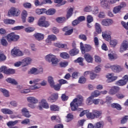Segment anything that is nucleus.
I'll return each instance as SVG.
<instances>
[{
  "instance_id": "obj_44",
  "label": "nucleus",
  "mask_w": 128,
  "mask_h": 128,
  "mask_svg": "<svg viewBox=\"0 0 128 128\" xmlns=\"http://www.w3.org/2000/svg\"><path fill=\"white\" fill-rule=\"evenodd\" d=\"M83 10L85 12H90L92 10V8L90 6H88L84 8Z\"/></svg>"
},
{
  "instance_id": "obj_46",
  "label": "nucleus",
  "mask_w": 128,
  "mask_h": 128,
  "mask_svg": "<svg viewBox=\"0 0 128 128\" xmlns=\"http://www.w3.org/2000/svg\"><path fill=\"white\" fill-rule=\"evenodd\" d=\"M102 126H104L102 122H98L94 124V128H102Z\"/></svg>"
},
{
  "instance_id": "obj_41",
  "label": "nucleus",
  "mask_w": 128,
  "mask_h": 128,
  "mask_svg": "<svg viewBox=\"0 0 128 128\" xmlns=\"http://www.w3.org/2000/svg\"><path fill=\"white\" fill-rule=\"evenodd\" d=\"M74 12V8H70L67 12L66 18H70L72 16V12Z\"/></svg>"
},
{
  "instance_id": "obj_43",
  "label": "nucleus",
  "mask_w": 128,
  "mask_h": 128,
  "mask_svg": "<svg viewBox=\"0 0 128 128\" xmlns=\"http://www.w3.org/2000/svg\"><path fill=\"white\" fill-rule=\"evenodd\" d=\"M6 81L7 82H9V84H16V80L12 78H8L6 79Z\"/></svg>"
},
{
  "instance_id": "obj_7",
  "label": "nucleus",
  "mask_w": 128,
  "mask_h": 128,
  "mask_svg": "<svg viewBox=\"0 0 128 128\" xmlns=\"http://www.w3.org/2000/svg\"><path fill=\"white\" fill-rule=\"evenodd\" d=\"M128 75H125L122 78V79L116 82V84L117 86H125V84H128Z\"/></svg>"
},
{
  "instance_id": "obj_11",
  "label": "nucleus",
  "mask_w": 128,
  "mask_h": 128,
  "mask_svg": "<svg viewBox=\"0 0 128 128\" xmlns=\"http://www.w3.org/2000/svg\"><path fill=\"white\" fill-rule=\"evenodd\" d=\"M111 69L114 72H120L124 70V68L120 65H113L111 66Z\"/></svg>"
},
{
  "instance_id": "obj_4",
  "label": "nucleus",
  "mask_w": 128,
  "mask_h": 128,
  "mask_svg": "<svg viewBox=\"0 0 128 128\" xmlns=\"http://www.w3.org/2000/svg\"><path fill=\"white\" fill-rule=\"evenodd\" d=\"M42 74H44V69H42V68H38L33 67L31 68L29 71H28V74H34V76Z\"/></svg>"
},
{
  "instance_id": "obj_50",
  "label": "nucleus",
  "mask_w": 128,
  "mask_h": 128,
  "mask_svg": "<svg viewBox=\"0 0 128 128\" xmlns=\"http://www.w3.org/2000/svg\"><path fill=\"white\" fill-rule=\"evenodd\" d=\"M66 118V122H70L72 120V118H74V116L72 114H69L67 115Z\"/></svg>"
},
{
  "instance_id": "obj_23",
  "label": "nucleus",
  "mask_w": 128,
  "mask_h": 128,
  "mask_svg": "<svg viewBox=\"0 0 128 128\" xmlns=\"http://www.w3.org/2000/svg\"><path fill=\"white\" fill-rule=\"evenodd\" d=\"M14 7L11 8L8 12V16H16V10Z\"/></svg>"
},
{
  "instance_id": "obj_58",
  "label": "nucleus",
  "mask_w": 128,
  "mask_h": 128,
  "mask_svg": "<svg viewBox=\"0 0 128 128\" xmlns=\"http://www.w3.org/2000/svg\"><path fill=\"white\" fill-rule=\"evenodd\" d=\"M24 52H22L20 49L16 50V56H24Z\"/></svg>"
},
{
  "instance_id": "obj_36",
  "label": "nucleus",
  "mask_w": 128,
  "mask_h": 128,
  "mask_svg": "<svg viewBox=\"0 0 128 128\" xmlns=\"http://www.w3.org/2000/svg\"><path fill=\"white\" fill-rule=\"evenodd\" d=\"M60 58H64V60H68L70 58V54L66 52H63L60 54Z\"/></svg>"
},
{
  "instance_id": "obj_2",
  "label": "nucleus",
  "mask_w": 128,
  "mask_h": 128,
  "mask_svg": "<svg viewBox=\"0 0 128 128\" xmlns=\"http://www.w3.org/2000/svg\"><path fill=\"white\" fill-rule=\"evenodd\" d=\"M102 114V111L93 110H92V112H90L89 110V112H87L86 116V118L89 120H94V118H100Z\"/></svg>"
},
{
  "instance_id": "obj_29",
  "label": "nucleus",
  "mask_w": 128,
  "mask_h": 128,
  "mask_svg": "<svg viewBox=\"0 0 128 128\" xmlns=\"http://www.w3.org/2000/svg\"><path fill=\"white\" fill-rule=\"evenodd\" d=\"M41 105L44 108H50L48 104V102H46V100L44 99L41 100Z\"/></svg>"
},
{
  "instance_id": "obj_47",
  "label": "nucleus",
  "mask_w": 128,
  "mask_h": 128,
  "mask_svg": "<svg viewBox=\"0 0 128 128\" xmlns=\"http://www.w3.org/2000/svg\"><path fill=\"white\" fill-rule=\"evenodd\" d=\"M88 24H90L94 22V17L92 15H88L86 18Z\"/></svg>"
},
{
  "instance_id": "obj_27",
  "label": "nucleus",
  "mask_w": 128,
  "mask_h": 128,
  "mask_svg": "<svg viewBox=\"0 0 128 128\" xmlns=\"http://www.w3.org/2000/svg\"><path fill=\"white\" fill-rule=\"evenodd\" d=\"M1 112L4 114H12L14 112L8 108H2Z\"/></svg>"
},
{
  "instance_id": "obj_55",
  "label": "nucleus",
  "mask_w": 128,
  "mask_h": 128,
  "mask_svg": "<svg viewBox=\"0 0 128 128\" xmlns=\"http://www.w3.org/2000/svg\"><path fill=\"white\" fill-rule=\"evenodd\" d=\"M21 124H30V120L28 118H26L22 121Z\"/></svg>"
},
{
  "instance_id": "obj_45",
  "label": "nucleus",
  "mask_w": 128,
  "mask_h": 128,
  "mask_svg": "<svg viewBox=\"0 0 128 128\" xmlns=\"http://www.w3.org/2000/svg\"><path fill=\"white\" fill-rule=\"evenodd\" d=\"M15 72H16V70L12 68L7 69L6 71L5 72V74H12Z\"/></svg>"
},
{
  "instance_id": "obj_1",
  "label": "nucleus",
  "mask_w": 128,
  "mask_h": 128,
  "mask_svg": "<svg viewBox=\"0 0 128 128\" xmlns=\"http://www.w3.org/2000/svg\"><path fill=\"white\" fill-rule=\"evenodd\" d=\"M110 32L105 30L102 32V36L104 40H106L107 42H110V46L112 48H116V44H118V40H112V36L109 34Z\"/></svg>"
},
{
  "instance_id": "obj_64",
  "label": "nucleus",
  "mask_w": 128,
  "mask_h": 128,
  "mask_svg": "<svg viewBox=\"0 0 128 128\" xmlns=\"http://www.w3.org/2000/svg\"><path fill=\"white\" fill-rule=\"evenodd\" d=\"M61 98L63 102H66L67 100H68V96L65 94H62L61 96Z\"/></svg>"
},
{
  "instance_id": "obj_19",
  "label": "nucleus",
  "mask_w": 128,
  "mask_h": 128,
  "mask_svg": "<svg viewBox=\"0 0 128 128\" xmlns=\"http://www.w3.org/2000/svg\"><path fill=\"white\" fill-rule=\"evenodd\" d=\"M90 50H92V46L90 44H85L82 52L83 54H84L86 52H90Z\"/></svg>"
},
{
  "instance_id": "obj_16",
  "label": "nucleus",
  "mask_w": 128,
  "mask_h": 128,
  "mask_svg": "<svg viewBox=\"0 0 128 128\" xmlns=\"http://www.w3.org/2000/svg\"><path fill=\"white\" fill-rule=\"evenodd\" d=\"M84 58L87 62L92 63V62H94V58H92V56L88 53L84 54Z\"/></svg>"
},
{
  "instance_id": "obj_60",
  "label": "nucleus",
  "mask_w": 128,
  "mask_h": 128,
  "mask_svg": "<svg viewBox=\"0 0 128 128\" xmlns=\"http://www.w3.org/2000/svg\"><path fill=\"white\" fill-rule=\"evenodd\" d=\"M34 28L32 27H28L25 28V32H34Z\"/></svg>"
},
{
  "instance_id": "obj_15",
  "label": "nucleus",
  "mask_w": 128,
  "mask_h": 128,
  "mask_svg": "<svg viewBox=\"0 0 128 128\" xmlns=\"http://www.w3.org/2000/svg\"><path fill=\"white\" fill-rule=\"evenodd\" d=\"M74 100H76V102L79 106H83L84 104V97L82 95H77L76 98Z\"/></svg>"
},
{
  "instance_id": "obj_49",
  "label": "nucleus",
  "mask_w": 128,
  "mask_h": 128,
  "mask_svg": "<svg viewBox=\"0 0 128 128\" xmlns=\"http://www.w3.org/2000/svg\"><path fill=\"white\" fill-rule=\"evenodd\" d=\"M61 85L60 84H58L56 85L54 84L51 88H53L55 90L58 91L60 90Z\"/></svg>"
},
{
  "instance_id": "obj_34",
  "label": "nucleus",
  "mask_w": 128,
  "mask_h": 128,
  "mask_svg": "<svg viewBox=\"0 0 128 128\" xmlns=\"http://www.w3.org/2000/svg\"><path fill=\"white\" fill-rule=\"evenodd\" d=\"M48 82L50 84L51 87L54 86V84H55L54 80V77L52 76H48Z\"/></svg>"
},
{
  "instance_id": "obj_62",
  "label": "nucleus",
  "mask_w": 128,
  "mask_h": 128,
  "mask_svg": "<svg viewBox=\"0 0 128 128\" xmlns=\"http://www.w3.org/2000/svg\"><path fill=\"white\" fill-rule=\"evenodd\" d=\"M86 78L82 76L79 78L78 82L79 84H84V82H86Z\"/></svg>"
},
{
  "instance_id": "obj_40",
  "label": "nucleus",
  "mask_w": 128,
  "mask_h": 128,
  "mask_svg": "<svg viewBox=\"0 0 128 128\" xmlns=\"http://www.w3.org/2000/svg\"><path fill=\"white\" fill-rule=\"evenodd\" d=\"M56 20L57 22L62 24V22H66V19L64 17H58L56 19Z\"/></svg>"
},
{
  "instance_id": "obj_53",
  "label": "nucleus",
  "mask_w": 128,
  "mask_h": 128,
  "mask_svg": "<svg viewBox=\"0 0 128 128\" xmlns=\"http://www.w3.org/2000/svg\"><path fill=\"white\" fill-rule=\"evenodd\" d=\"M40 80H40V78H36V79H34L33 80V82L34 84H36V86H40V84H38V82H40Z\"/></svg>"
},
{
  "instance_id": "obj_31",
  "label": "nucleus",
  "mask_w": 128,
  "mask_h": 128,
  "mask_svg": "<svg viewBox=\"0 0 128 128\" xmlns=\"http://www.w3.org/2000/svg\"><path fill=\"white\" fill-rule=\"evenodd\" d=\"M50 110L52 112H58L60 110V107L56 105H50Z\"/></svg>"
},
{
  "instance_id": "obj_24",
  "label": "nucleus",
  "mask_w": 128,
  "mask_h": 128,
  "mask_svg": "<svg viewBox=\"0 0 128 128\" xmlns=\"http://www.w3.org/2000/svg\"><path fill=\"white\" fill-rule=\"evenodd\" d=\"M54 46L56 48H68L66 44H62L60 42H54Z\"/></svg>"
},
{
  "instance_id": "obj_6",
  "label": "nucleus",
  "mask_w": 128,
  "mask_h": 128,
  "mask_svg": "<svg viewBox=\"0 0 128 128\" xmlns=\"http://www.w3.org/2000/svg\"><path fill=\"white\" fill-rule=\"evenodd\" d=\"M38 26H39L48 28V26H50V23L46 21V18L44 16H42L40 18L38 22Z\"/></svg>"
},
{
  "instance_id": "obj_22",
  "label": "nucleus",
  "mask_w": 128,
  "mask_h": 128,
  "mask_svg": "<svg viewBox=\"0 0 128 128\" xmlns=\"http://www.w3.org/2000/svg\"><path fill=\"white\" fill-rule=\"evenodd\" d=\"M56 40H58V38L54 34H50L48 36L46 42H54Z\"/></svg>"
},
{
  "instance_id": "obj_61",
  "label": "nucleus",
  "mask_w": 128,
  "mask_h": 128,
  "mask_svg": "<svg viewBox=\"0 0 128 128\" xmlns=\"http://www.w3.org/2000/svg\"><path fill=\"white\" fill-rule=\"evenodd\" d=\"M94 60H95L96 62H98V63L102 62V59L100 58V57L99 56L96 55L94 56Z\"/></svg>"
},
{
  "instance_id": "obj_38",
  "label": "nucleus",
  "mask_w": 128,
  "mask_h": 128,
  "mask_svg": "<svg viewBox=\"0 0 128 128\" xmlns=\"http://www.w3.org/2000/svg\"><path fill=\"white\" fill-rule=\"evenodd\" d=\"M100 96V92L98 90H96L92 92L91 94V96L94 98H98V96Z\"/></svg>"
},
{
  "instance_id": "obj_30",
  "label": "nucleus",
  "mask_w": 128,
  "mask_h": 128,
  "mask_svg": "<svg viewBox=\"0 0 128 128\" xmlns=\"http://www.w3.org/2000/svg\"><path fill=\"white\" fill-rule=\"evenodd\" d=\"M26 16H28V12L25 10H24L22 14V22H26Z\"/></svg>"
},
{
  "instance_id": "obj_51",
  "label": "nucleus",
  "mask_w": 128,
  "mask_h": 128,
  "mask_svg": "<svg viewBox=\"0 0 128 128\" xmlns=\"http://www.w3.org/2000/svg\"><path fill=\"white\" fill-rule=\"evenodd\" d=\"M128 120V116H125L121 120V124H124L126 122H127Z\"/></svg>"
},
{
  "instance_id": "obj_63",
  "label": "nucleus",
  "mask_w": 128,
  "mask_h": 128,
  "mask_svg": "<svg viewBox=\"0 0 128 128\" xmlns=\"http://www.w3.org/2000/svg\"><path fill=\"white\" fill-rule=\"evenodd\" d=\"M20 92L22 94H28L30 92V89H22Z\"/></svg>"
},
{
  "instance_id": "obj_48",
  "label": "nucleus",
  "mask_w": 128,
  "mask_h": 128,
  "mask_svg": "<svg viewBox=\"0 0 128 128\" xmlns=\"http://www.w3.org/2000/svg\"><path fill=\"white\" fill-rule=\"evenodd\" d=\"M76 62H78L80 66H84V58H78L76 60Z\"/></svg>"
},
{
  "instance_id": "obj_18",
  "label": "nucleus",
  "mask_w": 128,
  "mask_h": 128,
  "mask_svg": "<svg viewBox=\"0 0 128 128\" xmlns=\"http://www.w3.org/2000/svg\"><path fill=\"white\" fill-rule=\"evenodd\" d=\"M120 90V88L118 86H113L110 90V94H116Z\"/></svg>"
},
{
  "instance_id": "obj_57",
  "label": "nucleus",
  "mask_w": 128,
  "mask_h": 128,
  "mask_svg": "<svg viewBox=\"0 0 128 128\" xmlns=\"http://www.w3.org/2000/svg\"><path fill=\"white\" fill-rule=\"evenodd\" d=\"M78 38H80V40H84V42H86V40H87L86 36L84 34H80L78 36Z\"/></svg>"
},
{
  "instance_id": "obj_21",
  "label": "nucleus",
  "mask_w": 128,
  "mask_h": 128,
  "mask_svg": "<svg viewBox=\"0 0 128 128\" xmlns=\"http://www.w3.org/2000/svg\"><path fill=\"white\" fill-rule=\"evenodd\" d=\"M16 38V35L14 32H11L10 34L7 35V40L8 42H12Z\"/></svg>"
},
{
  "instance_id": "obj_54",
  "label": "nucleus",
  "mask_w": 128,
  "mask_h": 128,
  "mask_svg": "<svg viewBox=\"0 0 128 128\" xmlns=\"http://www.w3.org/2000/svg\"><path fill=\"white\" fill-rule=\"evenodd\" d=\"M120 10L121 8H120V7L119 6H117L114 8V10H113V12L114 14H118V12H120Z\"/></svg>"
},
{
  "instance_id": "obj_9",
  "label": "nucleus",
  "mask_w": 128,
  "mask_h": 128,
  "mask_svg": "<svg viewBox=\"0 0 128 128\" xmlns=\"http://www.w3.org/2000/svg\"><path fill=\"white\" fill-rule=\"evenodd\" d=\"M106 78H108L106 81L108 84L112 82H114V80H118V76H114L110 74H108L106 76Z\"/></svg>"
},
{
  "instance_id": "obj_56",
  "label": "nucleus",
  "mask_w": 128,
  "mask_h": 128,
  "mask_svg": "<svg viewBox=\"0 0 128 128\" xmlns=\"http://www.w3.org/2000/svg\"><path fill=\"white\" fill-rule=\"evenodd\" d=\"M0 42L2 46H6L8 44V41L4 38L1 39Z\"/></svg>"
},
{
  "instance_id": "obj_13",
  "label": "nucleus",
  "mask_w": 128,
  "mask_h": 128,
  "mask_svg": "<svg viewBox=\"0 0 128 128\" xmlns=\"http://www.w3.org/2000/svg\"><path fill=\"white\" fill-rule=\"evenodd\" d=\"M58 98V94H53L48 98V100L50 102H54Z\"/></svg>"
},
{
  "instance_id": "obj_37",
  "label": "nucleus",
  "mask_w": 128,
  "mask_h": 128,
  "mask_svg": "<svg viewBox=\"0 0 128 128\" xmlns=\"http://www.w3.org/2000/svg\"><path fill=\"white\" fill-rule=\"evenodd\" d=\"M6 124L10 128H16V127H14V126H16V121H10L8 122Z\"/></svg>"
},
{
  "instance_id": "obj_32",
  "label": "nucleus",
  "mask_w": 128,
  "mask_h": 128,
  "mask_svg": "<svg viewBox=\"0 0 128 128\" xmlns=\"http://www.w3.org/2000/svg\"><path fill=\"white\" fill-rule=\"evenodd\" d=\"M0 91L3 94L4 96H6V98H8L10 96V92L8 90L1 88Z\"/></svg>"
},
{
  "instance_id": "obj_10",
  "label": "nucleus",
  "mask_w": 128,
  "mask_h": 128,
  "mask_svg": "<svg viewBox=\"0 0 128 128\" xmlns=\"http://www.w3.org/2000/svg\"><path fill=\"white\" fill-rule=\"evenodd\" d=\"M112 24H114V21L112 20L110 18L104 19L101 22V24L102 26H110Z\"/></svg>"
},
{
  "instance_id": "obj_17",
  "label": "nucleus",
  "mask_w": 128,
  "mask_h": 128,
  "mask_svg": "<svg viewBox=\"0 0 128 128\" xmlns=\"http://www.w3.org/2000/svg\"><path fill=\"white\" fill-rule=\"evenodd\" d=\"M34 38L37 40H42L44 38V34L40 33H36L34 35Z\"/></svg>"
},
{
  "instance_id": "obj_39",
  "label": "nucleus",
  "mask_w": 128,
  "mask_h": 128,
  "mask_svg": "<svg viewBox=\"0 0 128 128\" xmlns=\"http://www.w3.org/2000/svg\"><path fill=\"white\" fill-rule=\"evenodd\" d=\"M93 98H94L92 96H89L86 100V104H88V106H90V104H92V103H93L92 99Z\"/></svg>"
},
{
  "instance_id": "obj_12",
  "label": "nucleus",
  "mask_w": 128,
  "mask_h": 128,
  "mask_svg": "<svg viewBox=\"0 0 128 128\" xmlns=\"http://www.w3.org/2000/svg\"><path fill=\"white\" fill-rule=\"evenodd\" d=\"M23 62V64L22 66H29V64H32V59L30 57H26L23 60H22Z\"/></svg>"
},
{
  "instance_id": "obj_26",
  "label": "nucleus",
  "mask_w": 128,
  "mask_h": 128,
  "mask_svg": "<svg viewBox=\"0 0 128 128\" xmlns=\"http://www.w3.org/2000/svg\"><path fill=\"white\" fill-rule=\"evenodd\" d=\"M80 52V50H78L76 48H74L72 49L69 51V54L71 56H76Z\"/></svg>"
},
{
  "instance_id": "obj_42",
  "label": "nucleus",
  "mask_w": 128,
  "mask_h": 128,
  "mask_svg": "<svg viewBox=\"0 0 128 128\" xmlns=\"http://www.w3.org/2000/svg\"><path fill=\"white\" fill-rule=\"evenodd\" d=\"M95 28L96 32L100 34L102 32V28H100V24L98 23H96Z\"/></svg>"
},
{
  "instance_id": "obj_3",
  "label": "nucleus",
  "mask_w": 128,
  "mask_h": 128,
  "mask_svg": "<svg viewBox=\"0 0 128 128\" xmlns=\"http://www.w3.org/2000/svg\"><path fill=\"white\" fill-rule=\"evenodd\" d=\"M45 58L48 62H52V66H56L57 64H58V59L56 58V56L52 54H48L46 55Z\"/></svg>"
},
{
  "instance_id": "obj_33",
  "label": "nucleus",
  "mask_w": 128,
  "mask_h": 128,
  "mask_svg": "<svg viewBox=\"0 0 128 128\" xmlns=\"http://www.w3.org/2000/svg\"><path fill=\"white\" fill-rule=\"evenodd\" d=\"M4 22L6 24H14L16 22V20L12 19H6L4 20Z\"/></svg>"
},
{
  "instance_id": "obj_8",
  "label": "nucleus",
  "mask_w": 128,
  "mask_h": 128,
  "mask_svg": "<svg viewBox=\"0 0 128 128\" xmlns=\"http://www.w3.org/2000/svg\"><path fill=\"white\" fill-rule=\"evenodd\" d=\"M128 48V40H124L122 43L120 44V52H126V50Z\"/></svg>"
},
{
  "instance_id": "obj_25",
  "label": "nucleus",
  "mask_w": 128,
  "mask_h": 128,
  "mask_svg": "<svg viewBox=\"0 0 128 128\" xmlns=\"http://www.w3.org/2000/svg\"><path fill=\"white\" fill-rule=\"evenodd\" d=\"M101 6L104 8H110L108 6V0H102L100 2Z\"/></svg>"
},
{
  "instance_id": "obj_35",
  "label": "nucleus",
  "mask_w": 128,
  "mask_h": 128,
  "mask_svg": "<svg viewBox=\"0 0 128 128\" xmlns=\"http://www.w3.org/2000/svg\"><path fill=\"white\" fill-rule=\"evenodd\" d=\"M46 14L48 16H54L56 14V10L54 8H50L46 12Z\"/></svg>"
},
{
  "instance_id": "obj_52",
  "label": "nucleus",
  "mask_w": 128,
  "mask_h": 128,
  "mask_svg": "<svg viewBox=\"0 0 128 128\" xmlns=\"http://www.w3.org/2000/svg\"><path fill=\"white\" fill-rule=\"evenodd\" d=\"M6 60V56H4V53L0 52V62H4Z\"/></svg>"
},
{
  "instance_id": "obj_28",
  "label": "nucleus",
  "mask_w": 128,
  "mask_h": 128,
  "mask_svg": "<svg viewBox=\"0 0 128 128\" xmlns=\"http://www.w3.org/2000/svg\"><path fill=\"white\" fill-rule=\"evenodd\" d=\"M111 106L112 108H116L118 110H122V106L118 103H113L111 104Z\"/></svg>"
},
{
  "instance_id": "obj_59",
  "label": "nucleus",
  "mask_w": 128,
  "mask_h": 128,
  "mask_svg": "<svg viewBox=\"0 0 128 128\" xmlns=\"http://www.w3.org/2000/svg\"><path fill=\"white\" fill-rule=\"evenodd\" d=\"M82 112L80 113V116H84V114H87L88 112H90V110H82L81 111Z\"/></svg>"
},
{
  "instance_id": "obj_14",
  "label": "nucleus",
  "mask_w": 128,
  "mask_h": 128,
  "mask_svg": "<svg viewBox=\"0 0 128 128\" xmlns=\"http://www.w3.org/2000/svg\"><path fill=\"white\" fill-rule=\"evenodd\" d=\"M22 112L25 118H30L32 116V115L30 114V111L28 110V108H24L22 110Z\"/></svg>"
},
{
  "instance_id": "obj_5",
  "label": "nucleus",
  "mask_w": 128,
  "mask_h": 128,
  "mask_svg": "<svg viewBox=\"0 0 128 128\" xmlns=\"http://www.w3.org/2000/svg\"><path fill=\"white\" fill-rule=\"evenodd\" d=\"M78 104L76 102V99H74L70 104L71 110L72 112H76V110H77V112H82V110H83L82 108H78Z\"/></svg>"
},
{
  "instance_id": "obj_20",
  "label": "nucleus",
  "mask_w": 128,
  "mask_h": 128,
  "mask_svg": "<svg viewBox=\"0 0 128 128\" xmlns=\"http://www.w3.org/2000/svg\"><path fill=\"white\" fill-rule=\"evenodd\" d=\"M27 100L28 102H30V104H36L38 102V98L32 96H29L27 98Z\"/></svg>"
}]
</instances>
